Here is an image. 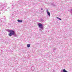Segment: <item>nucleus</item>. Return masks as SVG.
Masks as SVG:
<instances>
[{"instance_id":"7ed1b4c3","label":"nucleus","mask_w":72,"mask_h":72,"mask_svg":"<svg viewBox=\"0 0 72 72\" xmlns=\"http://www.w3.org/2000/svg\"><path fill=\"white\" fill-rule=\"evenodd\" d=\"M46 12L48 15L49 16H50V12H49L48 9L46 10Z\"/></svg>"},{"instance_id":"39448f33","label":"nucleus","mask_w":72,"mask_h":72,"mask_svg":"<svg viewBox=\"0 0 72 72\" xmlns=\"http://www.w3.org/2000/svg\"><path fill=\"white\" fill-rule=\"evenodd\" d=\"M63 72H68V71L66 70L65 69H64L63 70Z\"/></svg>"},{"instance_id":"f03ea898","label":"nucleus","mask_w":72,"mask_h":72,"mask_svg":"<svg viewBox=\"0 0 72 72\" xmlns=\"http://www.w3.org/2000/svg\"><path fill=\"white\" fill-rule=\"evenodd\" d=\"M38 25L40 28H43V26L42 24H41L40 23H39L38 24Z\"/></svg>"},{"instance_id":"423d86ee","label":"nucleus","mask_w":72,"mask_h":72,"mask_svg":"<svg viewBox=\"0 0 72 72\" xmlns=\"http://www.w3.org/2000/svg\"><path fill=\"white\" fill-rule=\"evenodd\" d=\"M27 46L28 48H30V44H28L27 45Z\"/></svg>"},{"instance_id":"f257e3e1","label":"nucleus","mask_w":72,"mask_h":72,"mask_svg":"<svg viewBox=\"0 0 72 72\" xmlns=\"http://www.w3.org/2000/svg\"><path fill=\"white\" fill-rule=\"evenodd\" d=\"M7 31L10 32V33L8 34V35L9 36H12V35H14V36H17V35H16V34L15 33V32L14 31L12 30H7Z\"/></svg>"},{"instance_id":"9d476101","label":"nucleus","mask_w":72,"mask_h":72,"mask_svg":"<svg viewBox=\"0 0 72 72\" xmlns=\"http://www.w3.org/2000/svg\"><path fill=\"white\" fill-rule=\"evenodd\" d=\"M0 14H1V12H0Z\"/></svg>"},{"instance_id":"0eeeda50","label":"nucleus","mask_w":72,"mask_h":72,"mask_svg":"<svg viewBox=\"0 0 72 72\" xmlns=\"http://www.w3.org/2000/svg\"><path fill=\"white\" fill-rule=\"evenodd\" d=\"M57 18L58 19H59L60 21H62V19L59 17H57Z\"/></svg>"},{"instance_id":"6e6552de","label":"nucleus","mask_w":72,"mask_h":72,"mask_svg":"<svg viewBox=\"0 0 72 72\" xmlns=\"http://www.w3.org/2000/svg\"><path fill=\"white\" fill-rule=\"evenodd\" d=\"M71 15H72V9H71Z\"/></svg>"},{"instance_id":"1a4fd4ad","label":"nucleus","mask_w":72,"mask_h":72,"mask_svg":"<svg viewBox=\"0 0 72 72\" xmlns=\"http://www.w3.org/2000/svg\"><path fill=\"white\" fill-rule=\"evenodd\" d=\"M41 10H43V9L41 8Z\"/></svg>"},{"instance_id":"20e7f679","label":"nucleus","mask_w":72,"mask_h":72,"mask_svg":"<svg viewBox=\"0 0 72 72\" xmlns=\"http://www.w3.org/2000/svg\"><path fill=\"white\" fill-rule=\"evenodd\" d=\"M17 21L19 23L21 22H22V20H19V19H18L17 20Z\"/></svg>"}]
</instances>
